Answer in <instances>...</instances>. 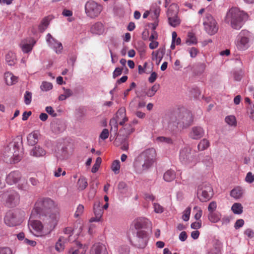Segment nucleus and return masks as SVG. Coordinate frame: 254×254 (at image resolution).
Instances as JSON below:
<instances>
[{"label":"nucleus","instance_id":"obj_1","mask_svg":"<svg viewBox=\"0 0 254 254\" xmlns=\"http://www.w3.org/2000/svg\"><path fill=\"white\" fill-rule=\"evenodd\" d=\"M44 209L46 212L42 218L51 232L56 227L60 219V213L57 205L51 199L46 198L35 204L32 213L38 212V209Z\"/></svg>","mask_w":254,"mask_h":254},{"label":"nucleus","instance_id":"obj_2","mask_svg":"<svg viewBox=\"0 0 254 254\" xmlns=\"http://www.w3.org/2000/svg\"><path fill=\"white\" fill-rule=\"evenodd\" d=\"M22 137L17 136L5 149V156L8 158L10 163H15L21 160L22 155Z\"/></svg>","mask_w":254,"mask_h":254},{"label":"nucleus","instance_id":"obj_3","mask_svg":"<svg viewBox=\"0 0 254 254\" xmlns=\"http://www.w3.org/2000/svg\"><path fill=\"white\" fill-rule=\"evenodd\" d=\"M247 15L238 9L233 8L227 13L225 21L230 23L231 27L235 29H240L243 25V21Z\"/></svg>","mask_w":254,"mask_h":254},{"label":"nucleus","instance_id":"obj_4","mask_svg":"<svg viewBox=\"0 0 254 254\" xmlns=\"http://www.w3.org/2000/svg\"><path fill=\"white\" fill-rule=\"evenodd\" d=\"M192 121V116L190 112L186 110L182 112L177 111L171 115L169 124H172L175 126L180 124L183 127H187L190 125Z\"/></svg>","mask_w":254,"mask_h":254},{"label":"nucleus","instance_id":"obj_5","mask_svg":"<svg viewBox=\"0 0 254 254\" xmlns=\"http://www.w3.org/2000/svg\"><path fill=\"white\" fill-rule=\"evenodd\" d=\"M29 228L31 233L37 237H45L51 233L44 222L38 220H29Z\"/></svg>","mask_w":254,"mask_h":254},{"label":"nucleus","instance_id":"obj_6","mask_svg":"<svg viewBox=\"0 0 254 254\" xmlns=\"http://www.w3.org/2000/svg\"><path fill=\"white\" fill-rule=\"evenodd\" d=\"M202 24L204 31L210 35H213L218 31L217 22L210 13H206L203 16Z\"/></svg>","mask_w":254,"mask_h":254},{"label":"nucleus","instance_id":"obj_7","mask_svg":"<svg viewBox=\"0 0 254 254\" xmlns=\"http://www.w3.org/2000/svg\"><path fill=\"white\" fill-rule=\"evenodd\" d=\"M197 194L199 200L202 202H206L209 200L213 195L211 186L208 183H202L198 187Z\"/></svg>","mask_w":254,"mask_h":254},{"label":"nucleus","instance_id":"obj_8","mask_svg":"<svg viewBox=\"0 0 254 254\" xmlns=\"http://www.w3.org/2000/svg\"><path fill=\"white\" fill-rule=\"evenodd\" d=\"M24 220V215L17 212H8L4 219V223L8 226L13 227L22 223Z\"/></svg>","mask_w":254,"mask_h":254},{"label":"nucleus","instance_id":"obj_9","mask_svg":"<svg viewBox=\"0 0 254 254\" xmlns=\"http://www.w3.org/2000/svg\"><path fill=\"white\" fill-rule=\"evenodd\" d=\"M248 31L242 30L237 36L235 41L237 48L240 51H245L249 47V39Z\"/></svg>","mask_w":254,"mask_h":254},{"label":"nucleus","instance_id":"obj_10","mask_svg":"<svg viewBox=\"0 0 254 254\" xmlns=\"http://www.w3.org/2000/svg\"><path fill=\"white\" fill-rule=\"evenodd\" d=\"M180 160L185 165L193 166L195 164L196 159L194 156L191 154L190 148L185 147L180 151Z\"/></svg>","mask_w":254,"mask_h":254},{"label":"nucleus","instance_id":"obj_11","mask_svg":"<svg viewBox=\"0 0 254 254\" xmlns=\"http://www.w3.org/2000/svg\"><path fill=\"white\" fill-rule=\"evenodd\" d=\"M46 41L49 47L57 54H61L63 52V47L62 43L50 34L49 33L46 35Z\"/></svg>","mask_w":254,"mask_h":254},{"label":"nucleus","instance_id":"obj_12","mask_svg":"<svg viewBox=\"0 0 254 254\" xmlns=\"http://www.w3.org/2000/svg\"><path fill=\"white\" fill-rule=\"evenodd\" d=\"M138 156L152 166L156 161V152L153 148H148L142 151Z\"/></svg>","mask_w":254,"mask_h":254},{"label":"nucleus","instance_id":"obj_13","mask_svg":"<svg viewBox=\"0 0 254 254\" xmlns=\"http://www.w3.org/2000/svg\"><path fill=\"white\" fill-rule=\"evenodd\" d=\"M133 166L135 172L139 174L143 173L151 167L149 164L145 162L142 158H140L138 156L134 159Z\"/></svg>","mask_w":254,"mask_h":254},{"label":"nucleus","instance_id":"obj_14","mask_svg":"<svg viewBox=\"0 0 254 254\" xmlns=\"http://www.w3.org/2000/svg\"><path fill=\"white\" fill-rule=\"evenodd\" d=\"M3 81L6 86H11L17 84L19 78L10 71H6L3 75Z\"/></svg>","mask_w":254,"mask_h":254},{"label":"nucleus","instance_id":"obj_15","mask_svg":"<svg viewBox=\"0 0 254 254\" xmlns=\"http://www.w3.org/2000/svg\"><path fill=\"white\" fill-rule=\"evenodd\" d=\"M35 41L33 39H27L23 40L20 44V47L24 53H28L32 50Z\"/></svg>","mask_w":254,"mask_h":254},{"label":"nucleus","instance_id":"obj_16","mask_svg":"<svg viewBox=\"0 0 254 254\" xmlns=\"http://www.w3.org/2000/svg\"><path fill=\"white\" fill-rule=\"evenodd\" d=\"M204 134V130L202 127L196 126L192 127L189 136L193 139H199L201 138Z\"/></svg>","mask_w":254,"mask_h":254},{"label":"nucleus","instance_id":"obj_17","mask_svg":"<svg viewBox=\"0 0 254 254\" xmlns=\"http://www.w3.org/2000/svg\"><path fill=\"white\" fill-rule=\"evenodd\" d=\"M95 2L94 0L88 1L85 5V11L87 16L93 18L95 15Z\"/></svg>","mask_w":254,"mask_h":254},{"label":"nucleus","instance_id":"obj_18","mask_svg":"<svg viewBox=\"0 0 254 254\" xmlns=\"http://www.w3.org/2000/svg\"><path fill=\"white\" fill-rule=\"evenodd\" d=\"M30 154L35 157H41L46 155V151L42 146L37 145L31 149Z\"/></svg>","mask_w":254,"mask_h":254},{"label":"nucleus","instance_id":"obj_19","mask_svg":"<svg viewBox=\"0 0 254 254\" xmlns=\"http://www.w3.org/2000/svg\"><path fill=\"white\" fill-rule=\"evenodd\" d=\"M151 223V222L146 218H139L134 221V227L136 229H140L148 227Z\"/></svg>","mask_w":254,"mask_h":254},{"label":"nucleus","instance_id":"obj_20","mask_svg":"<svg viewBox=\"0 0 254 254\" xmlns=\"http://www.w3.org/2000/svg\"><path fill=\"white\" fill-rule=\"evenodd\" d=\"M39 134L37 131H34L29 133L27 136V142L29 145L33 146L38 141Z\"/></svg>","mask_w":254,"mask_h":254},{"label":"nucleus","instance_id":"obj_21","mask_svg":"<svg viewBox=\"0 0 254 254\" xmlns=\"http://www.w3.org/2000/svg\"><path fill=\"white\" fill-rule=\"evenodd\" d=\"M69 156V152L66 147H62L56 153V157L58 161H63L66 160Z\"/></svg>","mask_w":254,"mask_h":254},{"label":"nucleus","instance_id":"obj_22","mask_svg":"<svg viewBox=\"0 0 254 254\" xmlns=\"http://www.w3.org/2000/svg\"><path fill=\"white\" fill-rule=\"evenodd\" d=\"M222 247V243L218 240H215L213 247L208 251L207 254H221Z\"/></svg>","mask_w":254,"mask_h":254},{"label":"nucleus","instance_id":"obj_23","mask_svg":"<svg viewBox=\"0 0 254 254\" xmlns=\"http://www.w3.org/2000/svg\"><path fill=\"white\" fill-rule=\"evenodd\" d=\"M5 60L8 65L10 66L14 65L17 61L15 53L12 51L8 52L5 55Z\"/></svg>","mask_w":254,"mask_h":254},{"label":"nucleus","instance_id":"obj_24","mask_svg":"<svg viewBox=\"0 0 254 254\" xmlns=\"http://www.w3.org/2000/svg\"><path fill=\"white\" fill-rule=\"evenodd\" d=\"M179 11V7L176 3L171 4L167 12V17L177 15Z\"/></svg>","mask_w":254,"mask_h":254},{"label":"nucleus","instance_id":"obj_25","mask_svg":"<svg viewBox=\"0 0 254 254\" xmlns=\"http://www.w3.org/2000/svg\"><path fill=\"white\" fill-rule=\"evenodd\" d=\"M118 119L117 118H113L110 121V126L111 127L110 133L111 134L113 133L115 135L117 134L118 131ZM112 134H111L110 138L112 137Z\"/></svg>","mask_w":254,"mask_h":254},{"label":"nucleus","instance_id":"obj_26","mask_svg":"<svg viewBox=\"0 0 254 254\" xmlns=\"http://www.w3.org/2000/svg\"><path fill=\"white\" fill-rule=\"evenodd\" d=\"M20 177L19 174L17 172H11L8 174L6 178L7 182L10 185L16 183Z\"/></svg>","mask_w":254,"mask_h":254},{"label":"nucleus","instance_id":"obj_27","mask_svg":"<svg viewBox=\"0 0 254 254\" xmlns=\"http://www.w3.org/2000/svg\"><path fill=\"white\" fill-rule=\"evenodd\" d=\"M146 238H135L133 241V245L139 249H143L146 245Z\"/></svg>","mask_w":254,"mask_h":254},{"label":"nucleus","instance_id":"obj_28","mask_svg":"<svg viewBox=\"0 0 254 254\" xmlns=\"http://www.w3.org/2000/svg\"><path fill=\"white\" fill-rule=\"evenodd\" d=\"M208 218L212 223H217L221 219V214L220 213L218 212L209 213L208 215Z\"/></svg>","mask_w":254,"mask_h":254},{"label":"nucleus","instance_id":"obj_29","mask_svg":"<svg viewBox=\"0 0 254 254\" xmlns=\"http://www.w3.org/2000/svg\"><path fill=\"white\" fill-rule=\"evenodd\" d=\"M65 242L66 239L63 237H60L55 245L56 250L59 252L63 251L64 249Z\"/></svg>","mask_w":254,"mask_h":254},{"label":"nucleus","instance_id":"obj_30","mask_svg":"<svg viewBox=\"0 0 254 254\" xmlns=\"http://www.w3.org/2000/svg\"><path fill=\"white\" fill-rule=\"evenodd\" d=\"M176 174L174 171L170 169L167 171L164 174V179L167 182H171L175 179Z\"/></svg>","mask_w":254,"mask_h":254},{"label":"nucleus","instance_id":"obj_31","mask_svg":"<svg viewBox=\"0 0 254 254\" xmlns=\"http://www.w3.org/2000/svg\"><path fill=\"white\" fill-rule=\"evenodd\" d=\"M197 43V40L194 34L192 32H189L186 40V44L188 46H190L191 45H195Z\"/></svg>","mask_w":254,"mask_h":254},{"label":"nucleus","instance_id":"obj_32","mask_svg":"<svg viewBox=\"0 0 254 254\" xmlns=\"http://www.w3.org/2000/svg\"><path fill=\"white\" fill-rule=\"evenodd\" d=\"M53 88V84L50 82L44 81L42 82L40 88L43 92H48Z\"/></svg>","mask_w":254,"mask_h":254},{"label":"nucleus","instance_id":"obj_33","mask_svg":"<svg viewBox=\"0 0 254 254\" xmlns=\"http://www.w3.org/2000/svg\"><path fill=\"white\" fill-rule=\"evenodd\" d=\"M168 19L169 24L173 27H176L178 26L181 22V20L178 15L168 17Z\"/></svg>","mask_w":254,"mask_h":254},{"label":"nucleus","instance_id":"obj_34","mask_svg":"<svg viewBox=\"0 0 254 254\" xmlns=\"http://www.w3.org/2000/svg\"><path fill=\"white\" fill-rule=\"evenodd\" d=\"M121 116L122 117H124L123 121L119 122V124L121 126H123L124 124L127 121L128 119L126 116V110L124 108L120 109L118 110L117 113V118L119 119V116Z\"/></svg>","mask_w":254,"mask_h":254},{"label":"nucleus","instance_id":"obj_35","mask_svg":"<svg viewBox=\"0 0 254 254\" xmlns=\"http://www.w3.org/2000/svg\"><path fill=\"white\" fill-rule=\"evenodd\" d=\"M243 206L241 203H235L231 207V210L234 214H241L243 212Z\"/></svg>","mask_w":254,"mask_h":254},{"label":"nucleus","instance_id":"obj_36","mask_svg":"<svg viewBox=\"0 0 254 254\" xmlns=\"http://www.w3.org/2000/svg\"><path fill=\"white\" fill-rule=\"evenodd\" d=\"M63 89L64 91V93L61 94L58 98L60 101H64L72 95V92L71 90L69 89H65L64 88Z\"/></svg>","mask_w":254,"mask_h":254},{"label":"nucleus","instance_id":"obj_37","mask_svg":"<svg viewBox=\"0 0 254 254\" xmlns=\"http://www.w3.org/2000/svg\"><path fill=\"white\" fill-rule=\"evenodd\" d=\"M243 194V190L240 188H236L232 190L230 195L232 197L238 199L240 198Z\"/></svg>","mask_w":254,"mask_h":254},{"label":"nucleus","instance_id":"obj_38","mask_svg":"<svg viewBox=\"0 0 254 254\" xmlns=\"http://www.w3.org/2000/svg\"><path fill=\"white\" fill-rule=\"evenodd\" d=\"M96 254H108L105 245L101 243L96 245Z\"/></svg>","mask_w":254,"mask_h":254},{"label":"nucleus","instance_id":"obj_39","mask_svg":"<svg viewBox=\"0 0 254 254\" xmlns=\"http://www.w3.org/2000/svg\"><path fill=\"white\" fill-rule=\"evenodd\" d=\"M209 146V141L206 139H203L200 141L198 144L197 147L199 151H203L207 148Z\"/></svg>","mask_w":254,"mask_h":254},{"label":"nucleus","instance_id":"obj_40","mask_svg":"<svg viewBox=\"0 0 254 254\" xmlns=\"http://www.w3.org/2000/svg\"><path fill=\"white\" fill-rule=\"evenodd\" d=\"M225 121L230 126L235 127L237 125L236 119L234 116L230 115L227 116L225 119Z\"/></svg>","mask_w":254,"mask_h":254},{"label":"nucleus","instance_id":"obj_41","mask_svg":"<svg viewBox=\"0 0 254 254\" xmlns=\"http://www.w3.org/2000/svg\"><path fill=\"white\" fill-rule=\"evenodd\" d=\"M112 170L115 174H119L120 169V162L118 160L114 161L111 166Z\"/></svg>","mask_w":254,"mask_h":254},{"label":"nucleus","instance_id":"obj_42","mask_svg":"<svg viewBox=\"0 0 254 254\" xmlns=\"http://www.w3.org/2000/svg\"><path fill=\"white\" fill-rule=\"evenodd\" d=\"M206 68V64L203 63H198L195 67V70L197 74L203 73Z\"/></svg>","mask_w":254,"mask_h":254},{"label":"nucleus","instance_id":"obj_43","mask_svg":"<svg viewBox=\"0 0 254 254\" xmlns=\"http://www.w3.org/2000/svg\"><path fill=\"white\" fill-rule=\"evenodd\" d=\"M159 88V85L154 84L150 89L148 90L146 94L148 97H152L154 95L155 93L157 91Z\"/></svg>","mask_w":254,"mask_h":254},{"label":"nucleus","instance_id":"obj_44","mask_svg":"<svg viewBox=\"0 0 254 254\" xmlns=\"http://www.w3.org/2000/svg\"><path fill=\"white\" fill-rule=\"evenodd\" d=\"M191 208L188 207L184 211L182 216V219L185 221H188L189 220L190 216V214Z\"/></svg>","mask_w":254,"mask_h":254},{"label":"nucleus","instance_id":"obj_45","mask_svg":"<svg viewBox=\"0 0 254 254\" xmlns=\"http://www.w3.org/2000/svg\"><path fill=\"white\" fill-rule=\"evenodd\" d=\"M193 211H195L196 213L194 215V218L196 220H200V219L202 214V210L198 206H195L193 208Z\"/></svg>","mask_w":254,"mask_h":254},{"label":"nucleus","instance_id":"obj_46","mask_svg":"<svg viewBox=\"0 0 254 254\" xmlns=\"http://www.w3.org/2000/svg\"><path fill=\"white\" fill-rule=\"evenodd\" d=\"M156 141L159 142H165L167 144H172V140L169 137L159 136L156 138Z\"/></svg>","mask_w":254,"mask_h":254},{"label":"nucleus","instance_id":"obj_47","mask_svg":"<svg viewBox=\"0 0 254 254\" xmlns=\"http://www.w3.org/2000/svg\"><path fill=\"white\" fill-rule=\"evenodd\" d=\"M134 130V128L132 127L131 125H128L127 127H125L123 130H120V132L125 131V133L124 134L126 137L130 134Z\"/></svg>","mask_w":254,"mask_h":254},{"label":"nucleus","instance_id":"obj_48","mask_svg":"<svg viewBox=\"0 0 254 254\" xmlns=\"http://www.w3.org/2000/svg\"><path fill=\"white\" fill-rule=\"evenodd\" d=\"M24 103L26 105H29L31 103L32 100V94L29 91H26L24 95Z\"/></svg>","mask_w":254,"mask_h":254},{"label":"nucleus","instance_id":"obj_49","mask_svg":"<svg viewBox=\"0 0 254 254\" xmlns=\"http://www.w3.org/2000/svg\"><path fill=\"white\" fill-rule=\"evenodd\" d=\"M84 207L82 205L79 204L77 207L76 210L74 213V216L76 218L80 217L83 213Z\"/></svg>","mask_w":254,"mask_h":254},{"label":"nucleus","instance_id":"obj_50","mask_svg":"<svg viewBox=\"0 0 254 254\" xmlns=\"http://www.w3.org/2000/svg\"><path fill=\"white\" fill-rule=\"evenodd\" d=\"M109 130L107 128H104L103 129L102 131L100 133L99 137V140H105L109 137Z\"/></svg>","mask_w":254,"mask_h":254},{"label":"nucleus","instance_id":"obj_51","mask_svg":"<svg viewBox=\"0 0 254 254\" xmlns=\"http://www.w3.org/2000/svg\"><path fill=\"white\" fill-rule=\"evenodd\" d=\"M188 51L189 52L190 57L192 58L196 57L199 52L198 50L195 47H192L188 49Z\"/></svg>","mask_w":254,"mask_h":254},{"label":"nucleus","instance_id":"obj_52","mask_svg":"<svg viewBox=\"0 0 254 254\" xmlns=\"http://www.w3.org/2000/svg\"><path fill=\"white\" fill-rule=\"evenodd\" d=\"M87 184V182L84 178H80L79 179L78 181V186L80 189H84L86 187Z\"/></svg>","mask_w":254,"mask_h":254},{"label":"nucleus","instance_id":"obj_53","mask_svg":"<svg viewBox=\"0 0 254 254\" xmlns=\"http://www.w3.org/2000/svg\"><path fill=\"white\" fill-rule=\"evenodd\" d=\"M49 21L47 19H44L39 26V29L41 32L44 31L48 26Z\"/></svg>","mask_w":254,"mask_h":254},{"label":"nucleus","instance_id":"obj_54","mask_svg":"<svg viewBox=\"0 0 254 254\" xmlns=\"http://www.w3.org/2000/svg\"><path fill=\"white\" fill-rule=\"evenodd\" d=\"M104 32V27L101 22L96 23V34H101Z\"/></svg>","mask_w":254,"mask_h":254},{"label":"nucleus","instance_id":"obj_55","mask_svg":"<svg viewBox=\"0 0 254 254\" xmlns=\"http://www.w3.org/2000/svg\"><path fill=\"white\" fill-rule=\"evenodd\" d=\"M203 162L206 167H211L212 166L213 160L209 156H206L203 160Z\"/></svg>","mask_w":254,"mask_h":254},{"label":"nucleus","instance_id":"obj_56","mask_svg":"<svg viewBox=\"0 0 254 254\" xmlns=\"http://www.w3.org/2000/svg\"><path fill=\"white\" fill-rule=\"evenodd\" d=\"M66 173L65 171H63L61 168H58L57 169L55 170L54 172V176L56 177H59L61 175L64 176Z\"/></svg>","mask_w":254,"mask_h":254},{"label":"nucleus","instance_id":"obj_57","mask_svg":"<svg viewBox=\"0 0 254 254\" xmlns=\"http://www.w3.org/2000/svg\"><path fill=\"white\" fill-rule=\"evenodd\" d=\"M0 254H13V252L9 247H1L0 248Z\"/></svg>","mask_w":254,"mask_h":254},{"label":"nucleus","instance_id":"obj_58","mask_svg":"<svg viewBox=\"0 0 254 254\" xmlns=\"http://www.w3.org/2000/svg\"><path fill=\"white\" fill-rule=\"evenodd\" d=\"M243 76V72L242 70L235 71L234 73V78L236 81H240Z\"/></svg>","mask_w":254,"mask_h":254},{"label":"nucleus","instance_id":"obj_59","mask_svg":"<svg viewBox=\"0 0 254 254\" xmlns=\"http://www.w3.org/2000/svg\"><path fill=\"white\" fill-rule=\"evenodd\" d=\"M217 208V203L215 201H211L208 206V210L209 213L215 212L216 209Z\"/></svg>","mask_w":254,"mask_h":254},{"label":"nucleus","instance_id":"obj_60","mask_svg":"<svg viewBox=\"0 0 254 254\" xmlns=\"http://www.w3.org/2000/svg\"><path fill=\"white\" fill-rule=\"evenodd\" d=\"M154 211L157 213H161L163 212V207L158 203H154L153 204Z\"/></svg>","mask_w":254,"mask_h":254},{"label":"nucleus","instance_id":"obj_61","mask_svg":"<svg viewBox=\"0 0 254 254\" xmlns=\"http://www.w3.org/2000/svg\"><path fill=\"white\" fill-rule=\"evenodd\" d=\"M245 180L249 183H253L254 181V174L253 175L251 172L248 173Z\"/></svg>","mask_w":254,"mask_h":254},{"label":"nucleus","instance_id":"obj_62","mask_svg":"<svg viewBox=\"0 0 254 254\" xmlns=\"http://www.w3.org/2000/svg\"><path fill=\"white\" fill-rule=\"evenodd\" d=\"M172 43H171L170 47L172 50H174L175 48L176 39L178 38L177 33L175 31L173 32L172 34Z\"/></svg>","mask_w":254,"mask_h":254},{"label":"nucleus","instance_id":"obj_63","mask_svg":"<svg viewBox=\"0 0 254 254\" xmlns=\"http://www.w3.org/2000/svg\"><path fill=\"white\" fill-rule=\"evenodd\" d=\"M123 71V68L120 67H117L115 69L113 73V77L114 78H116L118 76L120 75Z\"/></svg>","mask_w":254,"mask_h":254},{"label":"nucleus","instance_id":"obj_64","mask_svg":"<svg viewBox=\"0 0 254 254\" xmlns=\"http://www.w3.org/2000/svg\"><path fill=\"white\" fill-rule=\"evenodd\" d=\"M190 226L193 229H199L201 226V221L198 220L197 222H193L191 224Z\"/></svg>","mask_w":254,"mask_h":254}]
</instances>
